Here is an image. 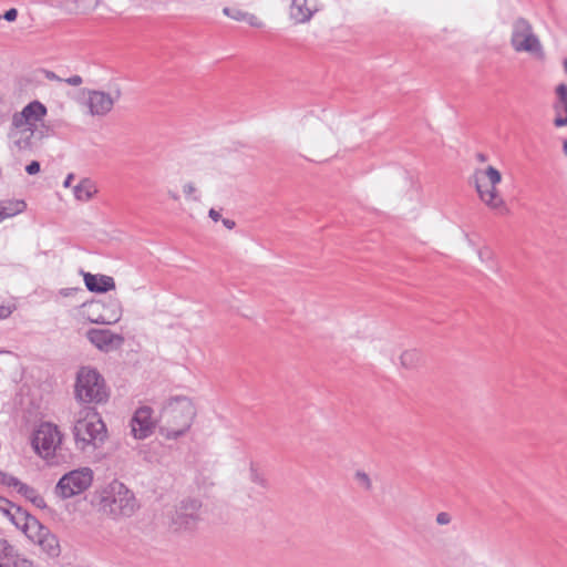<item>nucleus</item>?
I'll list each match as a JSON object with an SVG mask.
<instances>
[{
    "label": "nucleus",
    "instance_id": "nucleus-1",
    "mask_svg": "<svg viewBox=\"0 0 567 567\" xmlns=\"http://www.w3.org/2000/svg\"><path fill=\"white\" fill-rule=\"evenodd\" d=\"M493 154L474 151L468 154V163L475 166L473 181L480 199L492 210L507 213L504 198L497 189L502 182L501 172L491 164Z\"/></svg>",
    "mask_w": 567,
    "mask_h": 567
},
{
    "label": "nucleus",
    "instance_id": "nucleus-2",
    "mask_svg": "<svg viewBox=\"0 0 567 567\" xmlns=\"http://www.w3.org/2000/svg\"><path fill=\"white\" fill-rule=\"evenodd\" d=\"M92 505L101 515L113 520L132 517L140 508L135 494L117 480L97 488Z\"/></svg>",
    "mask_w": 567,
    "mask_h": 567
},
{
    "label": "nucleus",
    "instance_id": "nucleus-3",
    "mask_svg": "<svg viewBox=\"0 0 567 567\" xmlns=\"http://www.w3.org/2000/svg\"><path fill=\"white\" fill-rule=\"evenodd\" d=\"M196 416L193 401L186 396L169 399L161 411L158 430L167 440H177L185 435Z\"/></svg>",
    "mask_w": 567,
    "mask_h": 567
},
{
    "label": "nucleus",
    "instance_id": "nucleus-4",
    "mask_svg": "<svg viewBox=\"0 0 567 567\" xmlns=\"http://www.w3.org/2000/svg\"><path fill=\"white\" fill-rule=\"evenodd\" d=\"M73 434L76 447L86 452L100 447L105 442L107 430L94 409L83 408L76 415Z\"/></svg>",
    "mask_w": 567,
    "mask_h": 567
},
{
    "label": "nucleus",
    "instance_id": "nucleus-5",
    "mask_svg": "<svg viewBox=\"0 0 567 567\" xmlns=\"http://www.w3.org/2000/svg\"><path fill=\"white\" fill-rule=\"evenodd\" d=\"M48 114L47 106L40 101H32L12 116V130L21 140L42 138L41 128Z\"/></svg>",
    "mask_w": 567,
    "mask_h": 567
},
{
    "label": "nucleus",
    "instance_id": "nucleus-6",
    "mask_svg": "<svg viewBox=\"0 0 567 567\" xmlns=\"http://www.w3.org/2000/svg\"><path fill=\"white\" fill-rule=\"evenodd\" d=\"M110 393L103 377L89 367L78 372L75 383V398L83 403L101 404L109 400Z\"/></svg>",
    "mask_w": 567,
    "mask_h": 567
},
{
    "label": "nucleus",
    "instance_id": "nucleus-7",
    "mask_svg": "<svg viewBox=\"0 0 567 567\" xmlns=\"http://www.w3.org/2000/svg\"><path fill=\"white\" fill-rule=\"evenodd\" d=\"M123 307L117 298H104L84 302L80 316L96 324H114L122 318Z\"/></svg>",
    "mask_w": 567,
    "mask_h": 567
},
{
    "label": "nucleus",
    "instance_id": "nucleus-8",
    "mask_svg": "<svg viewBox=\"0 0 567 567\" xmlns=\"http://www.w3.org/2000/svg\"><path fill=\"white\" fill-rule=\"evenodd\" d=\"M94 473L90 467H79L65 473L54 486V495L69 499L85 492L93 483Z\"/></svg>",
    "mask_w": 567,
    "mask_h": 567
},
{
    "label": "nucleus",
    "instance_id": "nucleus-9",
    "mask_svg": "<svg viewBox=\"0 0 567 567\" xmlns=\"http://www.w3.org/2000/svg\"><path fill=\"white\" fill-rule=\"evenodd\" d=\"M63 434L58 425L51 422L41 423L33 433L32 446L35 453L44 460L55 457L61 449Z\"/></svg>",
    "mask_w": 567,
    "mask_h": 567
},
{
    "label": "nucleus",
    "instance_id": "nucleus-10",
    "mask_svg": "<svg viewBox=\"0 0 567 567\" xmlns=\"http://www.w3.org/2000/svg\"><path fill=\"white\" fill-rule=\"evenodd\" d=\"M511 44L516 52H526L537 58L544 55L542 43L526 19L519 18L513 23Z\"/></svg>",
    "mask_w": 567,
    "mask_h": 567
},
{
    "label": "nucleus",
    "instance_id": "nucleus-11",
    "mask_svg": "<svg viewBox=\"0 0 567 567\" xmlns=\"http://www.w3.org/2000/svg\"><path fill=\"white\" fill-rule=\"evenodd\" d=\"M118 95V92L111 93L100 90H89L84 93L82 107L89 115L102 117L113 110Z\"/></svg>",
    "mask_w": 567,
    "mask_h": 567
},
{
    "label": "nucleus",
    "instance_id": "nucleus-12",
    "mask_svg": "<svg viewBox=\"0 0 567 567\" xmlns=\"http://www.w3.org/2000/svg\"><path fill=\"white\" fill-rule=\"evenodd\" d=\"M153 414V409L147 405L140 406L135 410L130 421L131 434L135 440H145L153 434L158 423V420H156Z\"/></svg>",
    "mask_w": 567,
    "mask_h": 567
},
{
    "label": "nucleus",
    "instance_id": "nucleus-13",
    "mask_svg": "<svg viewBox=\"0 0 567 567\" xmlns=\"http://www.w3.org/2000/svg\"><path fill=\"white\" fill-rule=\"evenodd\" d=\"M87 340L99 350L110 352L121 348L124 337L107 329H90L86 332Z\"/></svg>",
    "mask_w": 567,
    "mask_h": 567
},
{
    "label": "nucleus",
    "instance_id": "nucleus-14",
    "mask_svg": "<svg viewBox=\"0 0 567 567\" xmlns=\"http://www.w3.org/2000/svg\"><path fill=\"white\" fill-rule=\"evenodd\" d=\"M200 503L197 499L183 501L173 515V524L178 529L192 528L199 518Z\"/></svg>",
    "mask_w": 567,
    "mask_h": 567
},
{
    "label": "nucleus",
    "instance_id": "nucleus-15",
    "mask_svg": "<svg viewBox=\"0 0 567 567\" xmlns=\"http://www.w3.org/2000/svg\"><path fill=\"white\" fill-rule=\"evenodd\" d=\"M14 520V526L34 544L48 529L27 511H23V513H17Z\"/></svg>",
    "mask_w": 567,
    "mask_h": 567
},
{
    "label": "nucleus",
    "instance_id": "nucleus-16",
    "mask_svg": "<svg viewBox=\"0 0 567 567\" xmlns=\"http://www.w3.org/2000/svg\"><path fill=\"white\" fill-rule=\"evenodd\" d=\"M300 155L313 163H323L339 155L334 144H303Z\"/></svg>",
    "mask_w": 567,
    "mask_h": 567
},
{
    "label": "nucleus",
    "instance_id": "nucleus-17",
    "mask_svg": "<svg viewBox=\"0 0 567 567\" xmlns=\"http://www.w3.org/2000/svg\"><path fill=\"white\" fill-rule=\"evenodd\" d=\"M317 10V0H292L289 14L296 23H305L311 19Z\"/></svg>",
    "mask_w": 567,
    "mask_h": 567
},
{
    "label": "nucleus",
    "instance_id": "nucleus-18",
    "mask_svg": "<svg viewBox=\"0 0 567 567\" xmlns=\"http://www.w3.org/2000/svg\"><path fill=\"white\" fill-rule=\"evenodd\" d=\"M249 478L248 496L255 501H260L269 486L268 481L254 465L250 466Z\"/></svg>",
    "mask_w": 567,
    "mask_h": 567
},
{
    "label": "nucleus",
    "instance_id": "nucleus-19",
    "mask_svg": "<svg viewBox=\"0 0 567 567\" xmlns=\"http://www.w3.org/2000/svg\"><path fill=\"white\" fill-rule=\"evenodd\" d=\"M223 12L226 17L238 21V22H245L250 27L254 28H262L264 22L261 18H259L257 14L246 11L238 7H226L223 9Z\"/></svg>",
    "mask_w": 567,
    "mask_h": 567
},
{
    "label": "nucleus",
    "instance_id": "nucleus-20",
    "mask_svg": "<svg viewBox=\"0 0 567 567\" xmlns=\"http://www.w3.org/2000/svg\"><path fill=\"white\" fill-rule=\"evenodd\" d=\"M84 282L90 291L106 292L115 288V281L112 277L105 275H84Z\"/></svg>",
    "mask_w": 567,
    "mask_h": 567
},
{
    "label": "nucleus",
    "instance_id": "nucleus-21",
    "mask_svg": "<svg viewBox=\"0 0 567 567\" xmlns=\"http://www.w3.org/2000/svg\"><path fill=\"white\" fill-rule=\"evenodd\" d=\"M556 94L558 97L557 103L555 104L556 118L555 124L557 126L567 124V85L559 84L556 87Z\"/></svg>",
    "mask_w": 567,
    "mask_h": 567
},
{
    "label": "nucleus",
    "instance_id": "nucleus-22",
    "mask_svg": "<svg viewBox=\"0 0 567 567\" xmlns=\"http://www.w3.org/2000/svg\"><path fill=\"white\" fill-rule=\"evenodd\" d=\"M399 362L402 369L415 370L423 364L424 358L420 350L415 348H409L401 352Z\"/></svg>",
    "mask_w": 567,
    "mask_h": 567
},
{
    "label": "nucleus",
    "instance_id": "nucleus-23",
    "mask_svg": "<svg viewBox=\"0 0 567 567\" xmlns=\"http://www.w3.org/2000/svg\"><path fill=\"white\" fill-rule=\"evenodd\" d=\"M25 209L27 203L23 199L0 200V223L4 219L22 214Z\"/></svg>",
    "mask_w": 567,
    "mask_h": 567
},
{
    "label": "nucleus",
    "instance_id": "nucleus-24",
    "mask_svg": "<svg viewBox=\"0 0 567 567\" xmlns=\"http://www.w3.org/2000/svg\"><path fill=\"white\" fill-rule=\"evenodd\" d=\"M97 193V187L90 178H83L73 187V194L79 202H89Z\"/></svg>",
    "mask_w": 567,
    "mask_h": 567
},
{
    "label": "nucleus",
    "instance_id": "nucleus-25",
    "mask_svg": "<svg viewBox=\"0 0 567 567\" xmlns=\"http://www.w3.org/2000/svg\"><path fill=\"white\" fill-rule=\"evenodd\" d=\"M43 551L51 557H56L60 554V545L55 535H53L49 528L47 532L35 542Z\"/></svg>",
    "mask_w": 567,
    "mask_h": 567
},
{
    "label": "nucleus",
    "instance_id": "nucleus-26",
    "mask_svg": "<svg viewBox=\"0 0 567 567\" xmlns=\"http://www.w3.org/2000/svg\"><path fill=\"white\" fill-rule=\"evenodd\" d=\"M21 554L7 539H0V558L12 564Z\"/></svg>",
    "mask_w": 567,
    "mask_h": 567
},
{
    "label": "nucleus",
    "instance_id": "nucleus-27",
    "mask_svg": "<svg viewBox=\"0 0 567 567\" xmlns=\"http://www.w3.org/2000/svg\"><path fill=\"white\" fill-rule=\"evenodd\" d=\"M23 511L24 509L20 506L14 505L7 498L0 497V512H2L13 525L16 524L14 517L17 516V513H23Z\"/></svg>",
    "mask_w": 567,
    "mask_h": 567
},
{
    "label": "nucleus",
    "instance_id": "nucleus-28",
    "mask_svg": "<svg viewBox=\"0 0 567 567\" xmlns=\"http://www.w3.org/2000/svg\"><path fill=\"white\" fill-rule=\"evenodd\" d=\"M19 492H21L27 498H29L34 505L40 508L45 507V502L42 496H40L37 491L25 484H21Z\"/></svg>",
    "mask_w": 567,
    "mask_h": 567
},
{
    "label": "nucleus",
    "instance_id": "nucleus-29",
    "mask_svg": "<svg viewBox=\"0 0 567 567\" xmlns=\"http://www.w3.org/2000/svg\"><path fill=\"white\" fill-rule=\"evenodd\" d=\"M183 194L187 200L198 202L197 187L194 182H186L183 184Z\"/></svg>",
    "mask_w": 567,
    "mask_h": 567
},
{
    "label": "nucleus",
    "instance_id": "nucleus-30",
    "mask_svg": "<svg viewBox=\"0 0 567 567\" xmlns=\"http://www.w3.org/2000/svg\"><path fill=\"white\" fill-rule=\"evenodd\" d=\"M354 478L357 481V483L365 491H370L372 488V482H371V478L370 476L363 472V471H358L355 472L354 474Z\"/></svg>",
    "mask_w": 567,
    "mask_h": 567
},
{
    "label": "nucleus",
    "instance_id": "nucleus-31",
    "mask_svg": "<svg viewBox=\"0 0 567 567\" xmlns=\"http://www.w3.org/2000/svg\"><path fill=\"white\" fill-rule=\"evenodd\" d=\"M13 567H34L33 563L25 558L24 556L20 555L13 563Z\"/></svg>",
    "mask_w": 567,
    "mask_h": 567
},
{
    "label": "nucleus",
    "instance_id": "nucleus-32",
    "mask_svg": "<svg viewBox=\"0 0 567 567\" xmlns=\"http://www.w3.org/2000/svg\"><path fill=\"white\" fill-rule=\"evenodd\" d=\"M451 522V516L450 514L445 513V512H441L436 515V523L439 525H447L450 524Z\"/></svg>",
    "mask_w": 567,
    "mask_h": 567
},
{
    "label": "nucleus",
    "instance_id": "nucleus-33",
    "mask_svg": "<svg viewBox=\"0 0 567 567\" xmlns=\"http://www.w3.org/2000/svg\"><path fill=\"white\" fill-rule=\"evenodd\" d=\"M25 171L29 175H34L40 172V164L37 161H32L29 165H27Z\"/></svg>",
    "mask_w": 567,
    "mask_h": 567
},
{
    "label": "nucleus",
    "instance_id": "nucleus-34",
    "mask_svg": "<svg viewBox=\"0 0 567 567\" xmlns=\"http://www.w3.org/2000/svg\"><path fill=\"white\" fill-rule=\"evenodd\" d=\"M17 17H18V11H17V9H14V8H12V9H10V10H8V11L4 13V16H3V18H4L7 21H14V20L17 19Z\"/></svg>",
    "mask_w": 567,
    "mask_h": 567
},
{
    "label": "nucleus",
    "instance_id": "nucleus-35",
    "mask_svg": "<svg viewBox=\"0 0 567 567\" xmlns=\"http://www.w3.org/2000/svg\"><path fill=\"white\" fill-rule=\"evenodd\" d=\"M12 310L8 306H0V319H6L11 315Z\"/></svg>",
    "mask_w": 567,
    "mask_h": 567
},
{
    "label": "nucleus",
    "instance_id": "nucleus-36",
    "mask_svg": "<svg viewBox=\"0 0 567 567\" xmlns=\"http://www.w3.org/2000/svg\"><path fill=\"white\" fill-rule=\"evenodd\" d=\"M167 196L174 200V202H178L181 199V196L178 194V192L174 190V189H168L167 190Z\"/></svg>",
    "mask_w": 567,
    "mask_h": 567
},
{
    "label": "nucleus",
    "instance_id": "nucleus-37",
    "mask_svg": "<svg viewBox=\"0 0 567 567\" xmlns=\"http://www.w3.org/2000/svg\"><path fill=\"white\" fill-rule=\"evenodd\" d=\"M208 215L214 221H218L220 219V214L214 208L209 209Z\"/></svg>",
    "mask_w": 567,
    "mask_h": 567
},
{
    "label": "nucleus",
    "instance_id": "nucleus-38",
    "mask_svg": "<svg viewBox=\"0 0 567 567\" xmlns=\"http://www.w3.org/2000/svg\"><path fill=\"white\" fill-rule=\"evenodd\" d=\"M221 221L227 229H233L236 226V223L233 219L225 218Z\"/></svg>",
    "mask_w": 567,
    "mask_h": 567
},
{
    "label": "nucleus",
    "instance_id": "nucleus-39",
    "mask_svg": "<svg viewBox=\"0 0 567 567\" xmlns=\"http://www.w3.org/2000/svg\"><path fill=\"white\" fill-rule=\"evenodd\" d=\"M73 178H74V174L70 173V174L66 176V178H65V181H64V183H63V186H64V187H66V188H68V187H70V186H71V183H72V181H73Z\"/></svg>",
    "mask_w": 567,
    "mask_h": 567
},
{
    "label": "nucleus",
    "instance_id": "nucleus-40",
    "mask_svg": "<svg viewBox=\"0 0 567 567\" xmlns=\"http://www.w3.org/2000/svg\"><path fill=\"white\" fill-rule=\"evenodd\" d=\"M492 254L488 249H482L480 250V257L483 258H491Z\"/></svg>",
    "mask_w": 567,
    "mask_h": 567
},
{
    "label": "nucleus",
    "instance_id": "nucleus-41",
    "mask_svg": "<svg viewBox=\"0 0 567 567\" xmlns=\"http://www.w3.org/2000/svg\"><path fill=\"white\" fill-rule=\"evenodd\" d=\"M82 82L81 78L80 76H74L72 79L69 80V83L73 84V85H78Z\"/></svg>",
    "mask_w": 567,
    "mask_h": 567
},
{
    "label": "nucleus",
    "instance_id": "nucleus-42",
    "mask_svg": "<svg viewBox=\"0 0 567 567\" xmlns=\"http://www.w3.org/2000/svg\"><path fill=\"white\" fill-rule=\"evenodd\" d=\"M563 151H564V154L567 156V144H563Z\"/></svg>",
    "mask_w": 567,
    "mask_h": 567
},
{
    "label": "nucleus",
    "instance_id": "nucleus-43",
    "mask_svg": "<svg viewBox=\"0 0 567 567\" xmlns=\"http://www.w3.org/2000/svg\"><path fill=\"white\" fill-rule=\"evenodd\" d=\"M564 65H565V70L567 71V60L565 61Z\"/></svg>",
    "mask_w": 567,
    "mask_h": 567
},
{
    "label": "nucleus",
    "instance_id": "nucleus-44",
    "mask_svg": "<svg viewBox=\"0 0 567 567\" xmlns=\"http://www.w3.org/2000/svg\"><path fill=\"white\" fill-rule=\"evenodd\" d=\"M0 567H3V566L0 564Z\"/></svg>",
    "mask_w": 567,
    "mask_h": 567
}]
</instances>
